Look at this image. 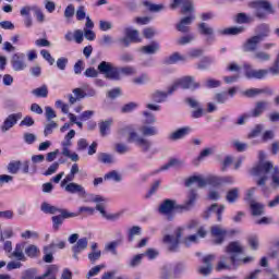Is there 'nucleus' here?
I'll return each instance as SVG.
<instances>
[{"mask_svg":"<svg viewBox=\"0 0 279 279\" xmlns=\"http://www.w3.org/2000/svg\"><path fill=\"white\" fill-rule=\"evenodd\" d=\"M140 132L142 135L130 126H124L119 130L121 136L129 134V143H134V145L140 147L141 151L147 154V151L151 149V141L147 140L145 136H157L158 129L151 125H142Z\"/></svg>","mask_w":279,"mask_h":279,"instance_id":"obj_1","label":"nucleus"},{"mask_svg":"<svg viewBox=\"0 0 279 279\" xmlns=\"http://www.w3.org/2000/svg\"><path fill=\"white\" fill-rule=\"evenodd\" d=\"M251 175L259 178L256 184L257 186H262V191H265V184H267V180H269V178H271L270 185L272 189H279V169L274 166L271 161L253 167L251 169Z\"/></svg>","mask_w":279,"mask_h":279,"instance_id":"obj_2","label":"nucleus"},{"mask_svg":"<svg viewBox=\"0 0 279 279\" xmlns=\"http://www.w3.org/2000/svg\"><path fill=\"white\" fill-rule=\"evenodd\" d=\"M98 71L101 75H105L107 80H113L114 82H119L121 80V75H136V68L132 65L118 68L108 61L100 62L98 64Z\"/></svg>","mask_w":279,"mask_h":279,"instance_id":"obj_3","label":"nucleus"},{"mask_svg":"<svg viewBox=\"0 0 279 279\" xmlns=\"http://www.w3.org/2000/svg\"><path fill=\"white\" fill-rule=\"evenodd\" d=\"M226 253L228 256H221L218 265L216 266V271H223V269H230V264L236 267L239 260V254H243V246L240 242H230L226 247Z\"/></svg>","mask_w":279,"mask_h":279,"instance_id":"obj_4","label":"nucleus"},{"mask_svg":"<svg viewBox=\"0 0 279 279\" xmlns=\"http://www.w3.org/2000/svg\"><path fill=\"white\" fill-rule=\"evenodd\" d=\"M202 85L195 81L193 76H183L169 87V95H173L181 87L183 90H197Z\"/></svg>","mask_w":279,"mask_h":279,"instance_id":"obj_5","label":"nucleus"},{"mask_svg":"<svg viewBox=\"0 0 279 279\" xmlns=\"http://www.w3.org/2000/svg\"><path fill=\"white\" fill-rule=\"evenodd\" d=\"M251 8L255 10V16L257 19H267V14H274V5L269 0H255L251 2Z\"/></svg>","mask_w":279,"mask_h":279,"instance_id":"obj_6","label":"nucleus"},{"mask_svg":"<svg viewBox=\"0 0 279 279\" xmlns=\"http://www.w3.org/2000/svg\"><path fill=\"white\" fill-rule=\"evenodd\" d=\"M87 202H93L94 204H97L96 210H99L100 215L105 217V219H108L109 221H118V219L121 218V214L119 213L109 215L106 213V209L102 204V202H106V198H104L100 195L89 194Z\"/></svg>","mask_w":279,"mask_h":279,"instance_id":"obj_7","label":"nucleus"},{"mask_svg":"<svg viewBox=\"0 0 279 279\" xmlns=\"http://www.w3.org/2000/svg\"><path fill=\"white\" fill-rule=\"evenodd\" d=\"M173 210H180L182 213V207L178 202L174 199H165L162 203H160L158 207L159 215H165V217L168 218V221H171L173 219Z\"/></svg>","mask_w":279,"mask_h":279,"instance_id":"obj_8","label":"nucleus"},{"mask_svg":"<svg viewBox=\"0 0 279 279\" xmlns=\"http://www.w3.org/2000/svg\"><path fill=\"white\" fill-rule=\"evenodd\" d=\"M244 69V75L246 80H265L267 75H269V70L265 69H253L251 64L245 63L243 65Z\"/></svg>","mask_w":279,"mask_h":279,"instance_id":"obj_9","label":"nucleus"},{"mask_svg":"<svg viewBox=\"0 0 279 279\" xmlns=\"http://www.w3.org/2000/svg\"><path fill=\"white\" fill-rule=\"evenodd\" d=\"M184 233V228L180 227L174 231V235H165L163 243L169 244L170 252H175L178 246L180 245V239H182V234Z\"/></svg>","mask_w":279,"mask_h":279,"instance_id":"obj_10","label":"nucleus"},{"mask_svg":"<svg viewBox=\"0 0 279 279\" xmlns=\"http://www.w3.org/2000/svg\"><path fill=\"white\" fill-rule=\"evenodd\" d=\"M21 119H23V113L21 112L9 114L0 126L2 134L10 132V130L21 121Z\"/></svg>","mask_w":279,"mask_h":279,"instance_id":"obj_11","label":"nucleus"},{"mask_svg":"<svg viewBox=\"0 0 279 279\" xmlns=\"http://www.w3.org/2000/svg\"><path fill=\"white\" fill-rule=\"evenodd\" d=\"M181 5V14H189V12H195V5L193 0H172L170 4L171 10H178Z\"/></svg>","mask_w":279,"mask_h":279,"instance_id":"obj_12","label":"nucleus"},{"mask_svg":"<svg viewBox=\"0 0 279 279\" xmlns=\"http://www.w3.org/2000/svg\"><path fill=\"white\" fill-rule=\"evenodd\" d=\"M210 234L215 239L214 244L221 245V243L226 241V234H228V231L221 226L215 225L210 228Z\"/></svg>","mask_w":279,"mask_h":279,"instance_id":"obj_13","label":"nucleus"},{"mask_svg":"<svg viewBox=\"0 0 279 279\" xmlns=\"http://www.w3.org/2000/svg\"><path fill=\"white\" fill-rule=\"evenodd\" d=\"M259 43H263V40L260 39V37H257L256 35L246 39V41L242 46L244 53H255L256 50L258 49Z\"/></svg>","mask_w":279,"mask_h":279,"instance_id":"obj_14","label":"nucleus"},{"mask_svg":"<svg viewBox=\"0 0 279 279\" xmlns=\"http://www.w3.org/2000/svg\"><path fill=\"white\" fill-rule=\"evenodd\" d=\"M11 65H12L13 71H15V72L25 71V69H27V63L25 62V56L14 53L11 57Z\"/></svg>","mask_w":279,"mask_h":279,"instance_id":"obj_15","label":"nucleus"},{"mask_svg":"<svg viewBox=\"0 0 279 279\" xmlns=\"http://www.w3.org/2000/svg\"><path fill=\"white\" fill-rule=\"evenodd\" d=\"M193 21H195V15L182 17L177 24V31L181 32V34H189V32H191L190 25L193 24Z\"/></svg>","mask_w":279,"mask_h":279,"instance_id":"obj_16","label":"nucleus"},{"mask_svg":"<svg viewBox=\"0 0 279 279\" xmlns=\"http://www.w3.org/2000/svg\"><path fill=\"white\" fill-rule=\"evenodd\" d=\"M213 260H215V255L210 254L203 258V263L205 266H201L198 268V272L202 274V276H210L213 274Z\"/></svg>","mask_w":279,"mask_h":279,"instance_id":"obj_17","label":"nucleus"},{"mask_svg":"<svg viewBox=\"0 0 279 279\" xmlns=\"http://www.w3.org/2000/svg\"><path fill=\"white\" fill-rule=\"evenodd\" d=\"M65 193H70L71 195H86V189L82 186V184H77L75 182H71L66 184L64 187Z\"/></svg>","mask_w":279,"mask_h":279,"instance_id":"obj_18","label":"nucleus"},{"mask_svg":"<svg viewBox=\"0 0 279 279\" xmlns=\"http://www.w3.org/2000/svg\"><path fill=\"white\" fill-rule=\"evenodd\" d=\"M25 250V244L17 243L15 245V248L11 254L9 255V258H15V260H22V263H25L27 260V257L25 256V253L23 252Z\"/></svg>","mask_w":279,"mask_h":279,"instance_id":"obj_19","label":"nucleus"},{"mask_svg":"<svg viewBox=\"0 0 279 279\" xmlns=\"http://www.w3.org/2000/svg\"><path fill=\"white\" fill-rule=\"evenodd\" d=\"M269 109V101L259 100L255 104L254 109L251 111V117H260L265 110Z\"/></svg>","mask_w":279,"mask_h":279,"instance_id":"obj_20","label":"nucleus"},{"mask_svg":"<svg viewBox=\"0 0 279 279\" xmlns=\"http://www.w3.org/2000/svg\"><path fill=\"white\" fill-rule=\"evenodd\" d=\"M243 32H245L244 26H233L225 29H219L218 34H220V36H239V34H243Z\"/></svg>","mask_w":279,"mask_h":279,"instance_id":"obj_21","label":"nucleus"},{"mask_svg":"<svg viewBox=\"0 0 279 279\" xmlns=\"http://www.w3.org/2000/svg\"><path fill=\"white\" fill-rule=\"evenodd\" d=\"M193 184H195L197 189H204L207 186L206 179L197 175L189 178L185 182V186H193Z\"/></svg>","mask_w":279,"mask_h":279,"instance_id":"obj_22","label":"nucleus"},{"mask_svg":"<svg viewBox=\"0 0 279 279\" xmlns=\"http://www.w3.org/2000/svg\"><path fill=\"white\" fill-rule=\"evenodd\" d=\"M189 134H191V128L184 126L171 133L169 138L170 141H180L184 138V136H189Z\"/></svg>","mask_w":279,"mask_h":279,"instance_id":"obj_23","label":"nucleus"},{"mask_svg":"<svg viewBox=\"0 0 279 279\" xmlns=\"http://www.w3.org/2000/svg\"><path fill=\"white\" fill-rule=\"evenodd\" d=\"M197 201V193L195 191H191L187 201L185 204L181 205V213L183 210H191L193 206H195V202Z\"/></svg>","mask_w":279,"mask_h":279,"instance_id":"obj_24","label":"nucleus"},{"mask_svg":"<svg viewBox=\"0 0 279 279\" xmlns=\"http://www.w3.org/2000/svg\"><path fill=\"white\" fill-rule=\"evenodd\" d=\"M250 206L253 217H260V215H265V205L256 203V201H251Z\"/></svg>","mask_w":279,"mask_h":279,"instance_id":"obj_25","label":"nucleus"},{"mask_svg":"<svg viewBox=\"0 0 279 279\" xmlns=\"http://www.w3.org/2000/svg\"><path fill=\"white\" fill-rule=\"evenodd\" d=\"M88 247V239L87 238H81L76 242L74 246H72L73 254H80L84 252Z\"/></svg>","mask_w":279,"mask_h":279,"instance_id":"obj_26","label":"nucleus"},{"mask_svg":"<svg viewBox=\"0 0 279 279\" xmlns=\"http://www.w3.org/2000/svg\"><path fill=\"white\" fill-rule=\"evenodd\" d=\"M256 37L259 38V40H264V38H267L269 36V25L267 24H260L255 28Z\"/></svg>","mask_w":279,"mask_h":279,"instance_id":"obj_27","label":"nucleus"},{"mask_svg":"<svg viewBox=\"0 0 279 279\" xmlns=\"http://www.w3.org/2000/svg\"><path fill=\"white\" fill-rule=\"evenodd\" d=\"M142 51L147 56H154V53L160 51V44H158V41H153L150 45L142 47Z\"/></svg>","mask_w":279,"mask_h":279,"instance_id":"obj_28","label":"nucleus"},{"mask_svg":"<svg viewBox=\"0 0 279 279\" xmlns=\"http://www.w3.org/2000/svg\"><path fill=\"white\" fill-rule=\"evenodd\" d=\"M40 210L46 215H58V213H60V208L52 206L49 203H43L40 206Z\"/></svg>","mask_w":279,"mask_h":279,"instance_id":"obj_29","label":"nucleus"},{"mask_svg":"<svg viewBox=\"0 0 279 279\" xmlns=\"http://www.w3.org/2000/svg\"><path fill=\"white\" fill-rule=\"evenodd\" d=\"M253 60H257V62H269V60H271V54L258 50L253 53Z\"/></svg>","mask_w":279,"mask_h":279,"instance_id":"obj_30","label":"nucleus"},{"mask_svg":"<svg viewBox=\"0 0 279 279\" xmlns=\"http://www.w3.org/2000/svg\"><path fill=\"white\" fill-rule=\"evenodd\" d=\"M112 125V119H108L105 121H101L99 123V132L101 136H108V132H110V128Z\"/></svg>","mask_w":279,"mask_h":279,"instance_id":"obj_31","label":"nucleus"},{"mask_svg":"<svg viewBox=\"0 0 279 279\" xmlns=\"http://www.w3.org/2000/svg\"><path fill=\"white\" fill-rule=\"evenodd\" d=\"M124 35L131 40V43H141V38H138V31L128 27L124 29Z\"/></svg>","mask_w":279,"mask_h":279,"instance_id":"obj_32","label":"nucleus"},{"mask_svg":"<svg viewBox=\"0 0 279 279\" xmlns=\"http://www.w3.org/2000/svg\"><path fill=\"white\" fill-rule=\"evenodd\" d=\"M236 199H239V187H233L227 192L226 201L229 204H234Z\"/></svg>","mask_w":279,"mask_h":279,"instance_id":"obj_33","label":"nucleus"},{"mask_svg":"<svg viewBox=\"0 0 279 279\" xmlns=\"http://www.w3.org/2000/svg\"><path fill=\"white\" fill-rule=\"evenodd\" d=\"M114 156L107 153H99L98 154V162H102V165H113Z\"/></svg>","mask_w":279,"mask_h":279,"instance_id":"obj_34","label":"nucleus"},{"mask_svg":"<svg viewBox=\"0 0 279 279\" xmlns=\"http://www.w3.org/2000/svg\"><path fill=\"white\" fill-rule=\"evenodd\" d=\"M32 95H34V97H41V98L48 97L49 96V87H47V85L37 87L32 90Z\"/></svg>","mask_w":279,"mask_h":279,"instance_id":"obj_35","label":"nucleus"},{"mask_svg":"<svg viewBox=\"0 0 279 279\" xmlns=\"http://www.w3.org/2000/svg\"><path fill=\"white\" fill-rule=\"evenodd\" d=\"M169 88H168V92H160V90H157L153 94V98H154V101H156V104H162L163 101H167V98L169 97Z\"/></svg>","mask_w":279,"mask_h":279,"instance_id":"obj_36","label":"nucleus"},{"mask_svg":"<svg viewBox=\"0 0 279 279\" xmlns=\"http://www.w3.org/2000/svg\"><path fill=\"white\" fill-rule=\"evenodd\" d=\"M26 256H28V258H38V254H40V250L38 248V246L31 244L28 245L25 250H24Z\"/></svg>","mask_w":279,"mask_h":279,"instance_id":"obj_37","label":"nucleus"},{"mask_svg":"<svg viewBox=\"0 0 279 279\" xmlns=\"http://www.w3.org/2000/svg\"><path fill=\"white\" fill-rule=\"evenodd\" d=\"M143 5L149 10V12H162L165 10L163 4H154L148 0L143 2Z\"/></svg>","mask_w":279,"mask_h":279,"instance_id":"obj_38","label":"nucleus"},{"mask_svg":"<svg viewBox=\"0 0 279 279\" xmlns=\"http://www.w3.org/2000/svg\"><path fill=\"white\" fill-rule=\"evenodd\" d=\"M198 32L203 34V36H213V34H215V29L204 22L198 24Z\"/></svg>","mask_w":279,"mask_h":279,"instance_id":"obj_39","label":"nucleus"},{"mask_svg":"<svg viewBox=\"0 0 279 279\" xmlns=\"http://www.w3.org/2000/svg\"><path fill=\"white\" fill-rule=\"evenodd\" d=\"M184 60H186V57H182L180 52H174L166 59V64H175Z\"/></svg>","mask_w":279,"mask_h":279,"instance_id":"obj_40","label":"nucleus"},{"mask_svg":"<svg viewBox=\"0 0 279 279\" xmlns=\"http://www.w3.org/2000/svg\"><path fill=\"white\" fill-rule=\"evenodd\" d=\"M53 247H56V244H50L49 246L44 247V252L46 253V255L44 256V260L46 263H53V254L51 253Z\"/></svg>","mask_w":279,"mask_h":279,"instance_id":"obj_41","label":"nucleus"},{"mask_svg":"<svg viewBox=\"0 0 279 279\" xmlns=\"http://www.w3.org/2000/svg\"><path fill=\"white\" fill-rule=\"evenodd\" d=\"M184 271H186V265H184L182 263L177 264L172 271L173 278L174 279L180 278V276H182V274H184Z\"/></svg>","mask_w":279,"mask_h":279,"instance_id":"obj_42","label":"nucleus"},{"mask_svg":"<svg viewBox=\"0 0 279 279\" xmlns=\"http://www.w3.org/2000/svg\"><path fill=\"white\" fill-rule=\"evenodd\" d=\"M54 130H58V124L56 123V121L48 122L47 124H45L44 136H49L53 134Z\"/></svg>","mask_w":279,"mask_h":279,"instance_id":"obj_43","label":"nucleus"},{"mask_svg":"<svg viewBox=\"0 0 279 279\" xmlns=\"http://www.w3.org/2000/svg\"><path fill=\"white\" fill-rule=\"evenodd\" d=\"M117 247H119V241L109 242L105 245V252H110V254L117 256L119 254Z\"/></svg>","mask_w":279,"mask_h":279,"instance_id":"obj_44","label":"nucleus"},{"mask_svg":"<svg viewBox=\"0 0 279 279\" xmlns=\"http://www.w3.org/2000/svg\"><path fill=\"white\" fill-rule=\"evenodd\" d=\"M254 19H252L250 15L245 13H239L235 17V23H239L240 25H243L245 23H253Z\"/></svg>","mask_w":279,"mask_h":279,"instance_id":"obj_45","label":"nucleus"},{"mask_svg":"<svg viewBox=\"0 0 279 279\" xmlns=\"http://www.w3.org/2000/svg\"><path fill=\"white\" fill-rule=\"evenodd\" d=\"M160 279H175L173 278V272L171 274V266L163 265L161 267Z\"/></svg>","mask_w":279,"mask_h":279,"instance_id":"obj_46","label":"nucleus"},{"mask_svg":"<svg viewBox=\"0 0 279 279\" xmlns=\"http://www.w3.org/2000/svg\"><path fill=\"white\" fill-rule=\"evenodd\" d=\"M101 269H106L105 264L97 265V266L93 267L92 269H89V271L86 275V278L90 279V278H94V276H98V274L101 271Z\"/></svg>","mask_w":279,"mask_h":279,"instance_id":"obj_47","label":"nucleus"},{"mask_svg":"<svg viewBox=\"0 0 279 279\" xmlns=\"http://www.w3.org/2000/svg\"><path fill=\"white\" fill-rule=\"evenodd\" d=\"M136 108H138V104H136V102H128L126 105L122 106L121 112L123 114H128L130 112H134V110H136Z\"/></svg>","mask_w":279,"mask_h":279,"instance_id":"obj_48","label":"nucleus"},{"mask_svg":"<svg viewBox=\"0 0 279 279\" xmlns=\"http://www.w3.org/2000/svg\"><path fill=\"white\" fill-rule=\"evenodd\" d=\"M105 180H112L113 182H121V174L117 172V170H112L105 174Z\"/></svg>","mask_w":279,"mask_h":279,"instance_id":"obj_49","label":"nucleus"},{"mask_svg":"<svg viewBox=\"0 0 279 279\" xmlns=\"http://www.w3.org/2000/svg\"><path fill=\"white\" fill-rule=\"evenodd\" d=\"M58 270L59 268L57 265H50L44 274V278H56Z\"/></svg>","mask_w":279,"mask_h":279,"instance_id":"obj_50","label":"nucleus"},{"mask_svg":"<svg viewBox=\"0 0 279 279\" xmlns=\"http://www.w3.org/2000/svg\"><path fill=\"white\" fill-rule=\"evenodd\" d=\"M143 114L145 125H151L153 123H156V117L154 116V113L149 111H144Z\"/></svg>","mask_w":279,"mask_h":279,"instance_id":"obj_51","label":"nucleus"},{"mask_svg":"<svg viewBox=\"0 0 279 279\" xmlns=\"http://www.w3.org/2000/svg\"><path fill=\"white\" fill-rule=\"evenodd\" d=\"M75 14H76L75 5L69 4L64 10V17L66 19V21H70V19H73Z\"/></svg>","mask_w":279,"mask_h":279,"instance_id":"obj_52","label":"nucleus"},{"mask_svg":"<svg viewBox=\"0 0 279 279\" xmlns=\"http://www.w3.org/2000/svg\"><path fill=\"white\" fill-rule=\"evenodd\" d=\"M59 213L62 219H73V217H80L77 213H71L66 209L59 208Z\"/></svg>","mask_w":279,"mask_h":279,"instance_id":"obj_53","label":"nucleus"},{"mask_svg":"<svg viewBox=\"0 0 279 279\" xmlns=\"http://www.w3.org/2000/svg\"><path fill=\"white\" fill-rule=\"evenodd\" d=\"M99 68H97V70L95 68H87L84 72L85 77H99Z\"/></svg>","mask_w":279,"mask_h":279,"instance_id":"obj_54","label":"nucleus"},{"mask_svg":"<svg viewBox=\"0 0 279 279\" xmlns=\"http://www.w3.org/2000/svg\"><path fill=\"white\" fill-rule=\"evenodd\" d=\"M19 169H21V161H12L8 165L9 173L16 174L19 173Z\"/></svg>","mask_w":279,"mask_h":279,"instance_id":"obj_55","label":"nucleus"},{"mask_svg":"<svg viewBox=\"0 0 279 279\" xmlns=\"http://www.w3.org/2000/svg\"><path fill=\"white\" fill-rule=\"evenodd\" d=\"M193 40H195L194 35H186V36H183V37L179 38L177 40V44L181 45V46H184V45H189V44L193 43Z\"/></svg>","mask_w":279,"mask_h":279,"instance_id":"obj_56","label":"nucleus"},{"mask_svg":"<svg viewBox=\"0 0 279 279\" xmlns=\"http://www.w3.org/2000/svg\"><path fill=\"white\" fill-rule=\"evenodd\" d=\"M114 43V39L110 35H104L102 38L99 40V45L101 47H110Z\"/></svg>","mask_w":279,"mask_h":279,"instance_id":"obj_57","label":"nucleus"},{"mask_svg":"<svg viewBox=\"0 0 279 279\" xmlns=\"http://www.w3.org/2000/svg\"><path fill=\"white\" fill-rule=\"evenodd\" d=\"M143 256H145V254L135 255L130 260L129 267H138V265H141V263H143Z\"/></svg>","mask_w":279,"mask_h":279,"instance_id":"obj_58","label":"nucleus"},{"mask_svg":"<svg viewBox=\"0 0 279 279\" xmlns=\"http://www.w3.org/2000/svg\"><path fill=\"white\" fill-rule=\"evenodd\" d=\"M243 95H245V97H251V98L256 97L257 95H263V89L250 88L243 92Z\"/></svg>","mask_w":279,"mask_h":279,"instance_id":"obj_59","label":"nucleus"},{"mask_svg":"<svg viewBox=\"0 0 279 279\" xmlns=\"http://www.w3.org/2000/svg\"><path fill=\"white\" fill-rule=\"evenodd\" d=\"M147 82H149V75L145 73L133 78V84L143 85V84H147Z\"/></svg>","mask_w":279,"mask_h":279,"instance_id":"obj_60","label":"nucleus"},{"mask_svg":"<svg viewBox=\"0 0 279 279\" xmlns=\"http://www.w3.org/2000/svg\"><path fill=\"white\" fill-rule=\"evenodd\" d=\"M76 19L78 21H84V19H86V7L84 5H80L77 9H76Z\"/></svg>","mask_w":279,"mask_h":279,"instance_id":"obj_61","label":"nucleus"},{"mask_svg":"<svg viewBox=\"0 0 279 279\" xmlns=\"http://www.w3.org/2000/svg\"><path fill=\"white\" fill-rule=\"evenodd\" d=\"M45 111H46V121L51 122L53 121V119H56L57 114L53 108L45 107Z\"/></svg>","mask_w":279,"mask_h":279,"instance_id":"obj_62","label":"nucleus"},{"mask_svg":"<svg viewBox=\"0 0 279 279\" xmlns=\"http://www.w3.org/2000/svg\"><path fill=\"white\" fill-rule=\"evenodd\" d=\"M141 234V227L134 226L129 230V241H134V236Z\"/></svg>","mask_w":279,"mask_h":279,"instance_id":"obj_63","label":"nucleus"},{"mask_svg":"<svg viewBox=\"0 0 279 279\" xmlns=\"http://www.w3.org/2000/svg\"><path fill=\"white\" fill-rule=\"evenodd\" d=\"M213 62V59L208 57H204L201 62L198 63L197 68L204 71V69H208L210 66V63Z\"/></svg>","mask_w":279,"mask_h":279,"instance_id":"obj_64","label":"nucleus"}]
</instances>
